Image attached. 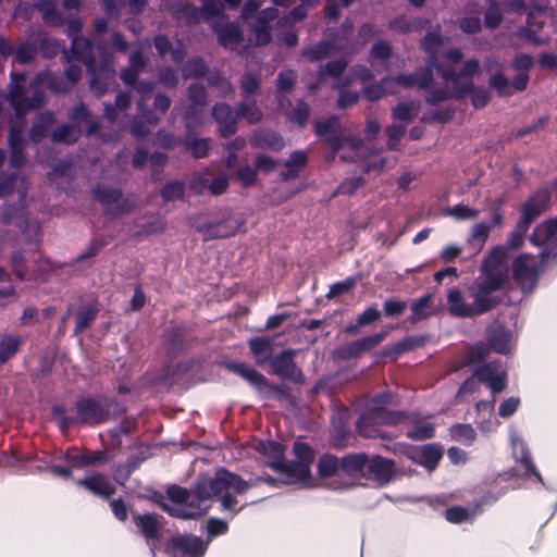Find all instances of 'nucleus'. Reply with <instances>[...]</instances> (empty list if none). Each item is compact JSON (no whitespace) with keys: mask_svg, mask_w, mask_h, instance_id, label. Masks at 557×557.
<instances>
[{"mask_svg":"<svg viewBox=\"0 0 557 557\" xmlns=\"http://www.w3.org/2000/svg\"><path fill=\"white\" fill-rule=\"evenodd\" d=\"M248 488L249 483L237 474L220 469L214 479L198 483L193 492L171 486L168 491L169 503L163 504V508L178 518H194L206 512L211 498L216 496L221 509L230 511L233 517L239 510L238 496L244 495Z\"/></svg>","mask_w":557,"mask_h":557,"instance_id":"obj_1","label":"nucleus"},{"mask_svg":"<svg viewBox=\"0 0 557 557\" xmlns=\"http://www.w3.org/2000/svg\"><path fill=\"white\" fill-rule=\"evenodd\" d=\"M436 51H438V49ZM435 54H437V52H435ZM461 57L462 54L459 50L453 49L444 54L443 61L440 64H435L437 55L432 58V66H435L437 72L441 74L446 85V89L433 92L429 100L434 102L444 100L447 97L448 88L450 87L453 92L458 97H463L470 92L473 106L476 108L483 107L488 99L487 92L483 89H469L471 76L476 72L479 64L475 60H469L463 64L461 71L456 74L455 66L461 60Z\"/></svg>","mask_w":557,"mask_h":557,"instance_id":"obj_2","label":"nucleus"},{"mask_svg":"<svg viewBox=\"0 0 557 557\" xmlns=\"http://www.w3.org/2000/svg\"><path fill=\"white\" fill-rule=\"evenodd\" d=\"M509 284V271L507 268L506 250L495 247L485 258L481 274L469 289L473 298L472 305L475 315L490 310L496 302L493 293L507 287Z\"/></svg>","mask_w":557,"mask_h":557,"instance_id":"obj_3","label":"nucleus"},{"mask_svg":"<svg viewBox=\"0 0 557 557\" xmlns=\"http://www.w3.org/2000/svg\"><path fill=\"white\" fill-rule=\"evenodd\" d=\"M256 449L269 459V466L280 473V482L284 484H302L311 486L310 465L313 461V450L305 443L296 442L294 453L296 461L287 465L284 462V447L273 442H260Z\"/></svg>","mask_w":557,"mask_h":557,"instance_id":"obj_4","label":"nucleus"},{"mask_svg":"<svg viewBox=\"0 0 557 557\" xmlns=\"http://www.w3.org/2000/svg\"><path fill=\"white\" fill-rule=\"evenodd\" d=\"M442 45V38L435 34H429L423 39V48L429 54L428 67L417 76L413 75H399L396 78L386 77L380 85H368L367 81L371 77L368 70L362 69L358 77L363 87L364 96L367 99L373 101L382 98L386 94H395L398 87H413L428 88L431 85V65H433L432 58H434L437 48Z\"/></svg>","mask_w":557,"mask_h":557,"instance_id":"obj_5","label":"nucleus"},{"mask_svg":"<svg viewBox=\"0 0 557 557\" xmlns=\"http://www.w3.org/2000/svg\"><path fill=\"white\" fill-rule=\"evenodd\" d=\"M338 120L332 117L327 121L319 122L315 131L319 136H325L331 144L333 151L339 156L342 160H358L361 162L364 172H381L388 166L385 158L379 157L376 152L364 149L361 140L357 138L333 139L327 137L329 133L336 127Z\"/></svg>","mask_w":557,"mask_h":557,"instance_id":"obj_6","label":"nucleus"},{"mask_svg":"<svg viewBox=\"0 0 557 557\" xmlns=\"http://www.w3.org/2000/svg\"><path fill=\"white\" fill-rule=\"evenodd\" d=\"M507 373L499 363H488L480 368L475 375L466 380L458 391L457 398L466 400L467 396L479 388V383L483 382L491 389L492 394L502 392L506 387Z\"/></svg>","mask_w":557,"mask_h":557,"instance_id":"obj_7","label":"nucleus"},{"mask_svg":"<svg viewBox=\"0 0 557 557\" xmlns=\"http://www.w3.org/2000/svg\"><path fill=\"white\" fill-rule=\"evenodd\" d=\"M240 0H225L230 7H236ZM205 18L218 33L221 45L234 49L242 39V34L233 24L221 26L223 16L220 15L221 4L219 0H202Z\"/></svg>","mask_w":557,"mask_h":557,"instance_id":"obj_8","label":"nucleus"},{"mask_svg":"<svg viewBox=\"0 0 557 557\" xmlns=\"http://www.w3.org/2000/svg\"><path fill=\"white\" fill-rule=\"evenodd\" d=\"M543 258L520 255L512 261V276L523 290H531L537 280Z\"/></svg>","mask_w":557,"mask_h":557,"instance_id":"obj_9","label":"nucleus"},{"mask_svg":"<svg viewBox=\"0 0 557 557\" xmlns=\"http://www.w3.org/2000/svg\"><path fill=\"white\" fill-rule=\"evenodd\" d=\"M531 242L544 249L541 258L557 255V216L539 224L532 233Z\"/></svg>","mask_w":557,"mask_h":557,"instance_id":"obj_10","label":"nucleus"},{"mask_svg":"<svg viewBox=\"0 0 557 557\" xmlns=\"http://www.w3.org/2000/svg\"><path fill=\"white\" fill-rule=\"evenodd\" d=\"M509 442L515 460L520 463L527 474H532L536 481L542 482V475L532 462L529 448L517 430L511 429L509 431Z\"/></svg>","mask_w":557,"mask_h":557,"instance_id":"obj_11","label":"nucleus"},{"mask_svg":"<svg viewBox=\"0 0 557 557\" xmlns=\"http://www.w3.org/2000/svg\"><path fill=\"white\" fill-rule=\"evenodd\" d=\"M368 458L364 455H354L344 458L341 461L339 475L341 481H344L339 486L334 488L346 487L355 484L368 471Z\"/></svg>","mask_w":557,"mask_h":557,"instance_id":"obj_12","label":"nucleus"},{"mask_svg":"<svg viewBox=\"0 0 557 557\" xmlns=\"http://www.w3.org/2000/svg\"><path fill=\"white\" fill-rule=\"evenodd\" d=\"M400 414L391 413L383 409L367 412L360 418L357 424L358 432L366 437H374L379 434L372 424H393L400 420Z\"/></svg>","mask_w":557,"mask_h":557,"instance_id":"obj_13","label":"nucleus"},{"mask_svg":"<svg viewBox=\"0 0 557 557\" xmlns=\"http://www.w3.org/2000/svg\"><path fill=\"white\" fill-rule=\"evenodd\" d=\"M403 453L412 461L433 470L442 458V448L435 444L401 447Z\"/></svg>","mask_w":557,"mask_h":557,"instance_id":"obj_14","label":"nucleus"},{"mask_svg":"<svg viewBox=\"0 0 557 557\" xmlns=\"http://www.w3.org/2000/svg\"><path fill=\"white\" fill-rule=\"evenodd\" d=\"M173 557H203L206 545L202 540L191 535H181L172 540Z\"/></svg>","mask_w":557,"mask_h":557,"instance_id":"obj_15","label":"nucleus"},{"mask_svg":"<svg viewBox=\"0 0 557 557\" xmlns=\"http://www.w3.org/2000/svg\"><path fill=\"white\" fill-rule=\"evenodd\" d=\"M188 186L195 194H205L209 190L212 195H220L226 190L228 180L224 175L211 177L210 174L206 173L194 176Z\"/></svg>","mask_w":557,"mask_h":557,"instance_id":"obj_16","label":"nucleus"},{"mask_svg":"<svg viewBox=\"0 0 557 557\" xmlns=\"http://www.w3.org/2000/svg\"><path fill=\"white\" fill-rule=\"evenodd\" d=\"M294 351L287 350L270 360L271 368L275 374L284 379H290L295 382L301 380V373L293 361Z\"/></svg>","mask_w":557,"mask_h":557,"instance_id":"obj_17","label":"nucleus"},{"mask_svg":"<svg viewBox=\"0 0 557 557\" xmlns=\"http://www.w3.org/2000/svg\"><path fill=\"white\" fill-rule=\"evenodd\" d=\"M475 423L484 434H490L497 430L499 421L494 414V404L492 401H480L476 404Z\"/></svg>","mask_w":557,"mask_h":557,"instance_id":"obj_18","label":"nucleus"},{"mask_svg":"<svg viewBox=\"0 0 557 557\" xmlns=\"http://www.w3.org/2000/svg\"><path fill=\"white\" fill-rule=\"evenodd\" d=\"M549 197L546 191L539 193L531 197L521 209L520 221H524L528 225L548 208Z\"/></svg>","mask_w":557,"mask_h":557,"instance_id":"obj_19","label":"nucleus"},{"mask_svg":"<svg viewBox=\"0 0 557 557\" xmlns=\"http://www.w3.org/2000/svg\"><path fill=\"white\" fill-rule=\"evenodd\" d=\"M448 312L454 317L468 318L475 315L472 302H467L459 289L453 288L447 294Z\"/></svg>","mask_w":557,"mask_h":557,"instance_id":"obj_20","label":"nucleus"},{"mask_svg":"<svg viewBox=\"0 0 557 557\" xmlns=\"http://www.w3.org/2000/svg\"><path fill=\"white\" fill-rule=\"evenodd\" d=\"M240 226L242 222L238 219L228 216L221 222L209 224L203 231L207 237L223 238L234 235Z\"/></svg>","mask_w":557,"mask_h":557,"instance_id":"obj_21","label":"nucleus"},{"mask_svg":"<svg viewBox=\"0 0 557 557\" xmlns=\"http://www.w3.org/2000/svg\"><path fill=\"white\" fill-rule=\"evenodd\" d=\"M213 115L223 136L227 137L235 133L237 114H234L228 106L216 104L213 109Z\"/></svg>","mask_w":557,"mask_h":557,"instance_id":"obj_22","label":"nucleus"},{"mask_svg":"<svg viewBox=\"0 0 557 557\" xmlns=\"http://www.w3.org/2000/svg\"><path fill=\"white\" fill-rule=\"evenodd\" d=\"M368 473L373 474L380 482H388L394 474V463L387 459L375 456L367 460Z\"/></svg>","mask_w":557,"mask_h":557,"instance_id":"obj_23","label":"nucleus"},{"mask_svg":"<svg viewBox=\"0 0 557 557\" xmlns=\"http://www.w3.org/2000/svg\"><path fill=\"white\" fill-rule=\"evenodd\" d=\"M490 343L494 350L499 354H507L515 346L511 332L502 326H496L491 331Z\"/></svg>","mask_w":557,"mask_h":557,"instance_id":"obj_24","label":"nucleus"},{"mask_svg":"<svg viewBox=\"0 0 557 557\" xmlns=\"http://www.w3.org/2000/svg\"><path fill=\"white\" fill-rule=\"evenodd\" d=\"M396 58L392 55L389 46L385 42H377L371 51V65L375 71L389 70V65Z\"/></svg>","mask_w":557,"mask_h":557,"instance_id":"obj_25","label":"nucleus"},{"mask_svg":"<svg viewBox=\"0 0 557 557\" xmlns=\"http://www.w3.org/2000/svg\"><path fill=\"white\" fill-rule=\"evenodd\" d=\"M275 16L276 10L272 8L265 9L259 14L256 23L252 25L257 45H265L270 40L268 21L273 20Z\"/></svg>","mask_w":557,"mask_h":557,"instance_id":"obj_26","label":"nucleus"},{"mask_svg":"<svg viewBox=\"0 0 557 557\" xmlns=\"http://www.w3.org/2000/svg\"><path fill=\"white\" fill-rule=\"evenodd\" d=\"M226 368L240 375L249 384L258 389H262L263 386H265V379L255 369L245 363H228Z\"/></svg>","mask_w":557,"mask_h":557,"instance_id":"obj_27","label":"nucleus"},{"mask_svg":"<svg viewBox=\"0 0 557 557\" xmlns=\"http://www.w3.org/2000/svg\"><path fill=\"white\" fill-rule=\"evenodd\" d=\"M420 110L418 101H404L398 103L393 110V117L401 123H409Z\"/></svg>","mask_w":557,"mask_h":557,"instance_id":"obj_28","label":"nucleus"},{"mask_svg":"<svg viewBox=\"0 0 557 557\" xmlns=\"http://www.w3.org/2000/svg\"><path fill=\"white\" fill-rule=\"evenodd\" d=\"M81 484L90 491L91 493L99 496H109L114 492L112 487L102 476L94 475L81 481Z\"/></svg>","mask_w":557,"mask_h":557,"instance_id":"obj_29","label":"nucleus"},{"mask_svg":"<svg viewBox=\"0 0 557 557\" xmlns=\"http://www.w3.org/2000/svg\"><path fill=\"white\" fill-rule=\"evenodd\" d=\"M339 469L341 462L333 456H323L319 460L318 471L323 479L336 478V480H341Z\"/></svg>","mask_w":557,"mask_h":557,"instance_id":"obj_30","label":"nucleus"},{"mask_svg":"<svg viewBox=\"0 0 557 557\" xmlns=\"http://www.w3.org/2000/svg\"><path fill=\"white\" fill-rule=\"evenodd\" d=\"M406 434L416 441L426 440L433 436L434 425L428 419L413 421V426L408 429Z\"/></svg>","mask_w":557,"mask_h":557,"instance_id":"obj_31","label":"nucleus"},{"mask_svg":"<svg viewBox=\"0 0 557 557\" xmlns=\"http://www.w3.org/2000/svg\"><path fill=\"white\" fill-rule=\"evenodd\" d=\"M529 228V225L524 221H518L515 230L509 235L506 245L500 246L506 250V256L508 257V250L518 249L522 246L524 240V235Z\"/></svg>","mask_w":557,"mask_h":557,"instance_id":"obj_32","label":"nucleus"},{"mask_svg":"<svg viewBox=\"0 0 557 557\" xmlns=\"http://www.w3.org/2000/svg\"><path fill=\"white\" fill-rule=\"evenodd\" d=\"M383 337H384L383 334H373L371 336H368V337H364L362 339L351 343L347 347V356L350 357V356L357 355L361 351L368 350V349L379 345L382 342Z\"/></svg>","mask_w":557,"mask_h":557,"instance_id":"obj_33","label":"nucleus"},{"mask_svg":"<svg viewBox=\"0 0 557 557\" xmlns=\"http://www.w3.org/2000/svg\"><path fill=\"white\" fill-rule=\"evenodd\" d=\"M256 144L261 148H269L273 151H280L284 147L281 136L272 132H262L255 136Z\"/></svg>","mask_w":557,"mask_h":557,"instance_id":"obj_34","label":"nucleus"},{"mask_svg":"<svg viewBox=\"0 0 557 557\" xmlns=\"http://www.w3.org/2000/svg\"><path fill=\"white\" fill-rule=\"evenodd\" d=\"M250 349L259 364L265 363L271 355V342L265 338L250 341Z\"/></svg>","mask_w":557,"mask_h":557,"instance_id":"obj_35","label":"nucleus"},{"mask_svg":"<svg viewBox=\"0 0 557 557\" xmlns=\"http://www.w3.org/2000/svg\"><path fill=\"white\" fill-rule=\"evenodd\" d=\"M449 434L453 440L462 444H471L474 441L475 432L470 424H456L449 429Z\"/></svg>","mask_w":557,"mask_h":557,"instance_id":"obj_36","label":"nucleus"},{"mask_svg":"<svg viewBox=\"0 0 557 557\" xmlns=\"http://www.w3.org/2000/svg\"><path fill=\"white\" fill-rule=\"evenodd\" d=\"M478 213L479 212L475 209L463 205H456L445 211L446 215L451 216L457 221L473 220L478 216Z\"/></svg>","mask_w":557,"mask_h":557,"instance_id":"obj_37","label":"nucleus"},{"mask_svg":"<svg viewBox=\"0 0 557 557\" xmlns=\"http://www.w3.org/2000/svg\"><path fill=\"white\" fill-rule=\"evenodd\" d=\"M20 341L12 336L3 337L0 342V363L9 360L16 351Z\"/></svg>","mask_w":557,"mask_h":557,"instance_id":"obj_38","label":"nucleus"},{"mask_svg":"<svg viewBox=\"0 0 557 557\" xmlns=\"http://www.w3.org/2000/svg\"><path fill=\"white\" fill-rule=\"evenodd\" d=\"M544 9H546V2L544 0H541L539 3H534L533 11L529 13L528 16V33L533 34L535 33V28H541V23L536 22V24L533 22L535 20V12H541ZM530 40H532L535 44H541L542 40L536 38L534 35L529 36Z\"/></svg>","mask_w":557,"mask_h":557,"instance_id":"obj_39","label":"nucleus"},{"mask_svg":"<svg viewBox=\"0 0 557 557\" xmlns=\"http://www.w3.org/2000/svg\"><path fill=\"white\" fill-rule=\"evenodd\" d=\"M238 114L244 116L249 123H256L260 120L261 113L255 101L246 99L239 107Z\"/></svg>","mask_w":557,"mask_h":557,"instance_id":"obj_40","label":"nucleus"},{"mask_svg":"<svg viewBox=\"0 0 557 557\" xmlns=\"http://www.w3.org/2000/svg\"><path fill=\"white\" fill-rule=\"evenodd\" d=\"M431 296L426 295L412 305V315L416 320L424 319L432 314L433 310L430 306Z\"/></svg>","mask_w":557,"mask_h":557,"instance_id":"obj_41","label":"nucleus"},{"mask_svg":"<svg viewBox=\"0 0 557 557\" xmlns=\"http://www.w3.org/2000/svg\"><path fill=\"white\" fill-rule=\"evenodd\" d=\"M491 231V226L484 222L476 223L472 226L470 238L471 243L479 244V247H482L485 240L488 237Z\"/></svg>","mask_w":557,"mask_h":557,"instance_id":"obj_42","label":"nucleus"},{"mask_svg":"<svg viewBox=\"0 0 557 557\" xmlns=\"http://www.w3.org/2000/svg\"><path fill=\"white\" fill-rule=\"evenodd\" d=\"M160 528V522L154 516H141V532L149 539H153Z\"/></svg>","mask_w":557,"mask_h":557,"instance_id":"obj_43","label":"nucleus"},{"mask_svg":"<svg viewBox=\"0 0 557 557\" xmlns=\"http://www.w3.org/2000/svg\"><path fill=\"white\" fill-rule=\"evenodd\" d=\"M520 406V398L519 397H508L505 400H503L498 407V414L502 418H509L511 417Z\"/></svg>","mask_w":557,"mask_h":557,"instance_id":"obj_44","label":"nucleus"},{"mask_svg":"<svg viewBox=\"0 0 557 557\" xmlns=\"http://www.w3.org/2000/svg\"><path fill=\"white\" fill-rule=\"evenodd\" d=\"M184 195V185L180 182H170L162 189V196L168 200H176Z\"/></svg>","mask_w":557,"mask_h":557,"instance_id":"obj_45","label":"nucleus"},{"mask_svg":"<svg viewBox=\"0 0 557 557\" xmlns=\"http://www.w3.org/2000/svg\"><path fill=\"white\" fill-rule=\"evenodd\" d=\"M405 132L406 127L401 124H393L387 127L388 147L392 150L397 149V141L404 136Z\"/></svg>","mask_w":557,"mask_h":557,"instance_id":"obj_46","label":"nucleus"},{"mask_svg":"<svg viewBox=\"0 0 557 557\" xmlns=\"http://www.w3.org/2000/svg\"><path fill=\"white\" fill-rule=\"evenodd\" d=\"M470 516V511L462 507H453L446 510V519L453 523L467 521Z\"/></svg>","mask_w":557,"mask_h":557,"instance_id":"obj_47","label":"nucleus"},{"mask_svg":"<svg viewBox=\"0 0 557 557\" xmlns=\"http://www.w3.org/2000/svg\"><path fill=\"white\" fill-rule=\"evenodd\" d=\"M189 98L193 101V112L197 111V107H201L205 103L206 94L202 86L194 84L189 87Z\"/></svg>","mask_w":557,"mask_h":557,"instance_id":"obj_48","label":"nucleus"},{"mask_svg":"<svg viewBox=\"0 0 557 557\" xmlns=\"http://www.w3.org/2000/svg\"><path fill=\"white\" fill-rule=\"evenodd\" d=\"M307 162V157L301 151H295L290 154L289 160L286 163V166L289 169V172H294L299 168L304 166ZM292 173L284 174L286 178L290 176Z\"/></svg>","mask_w":557,"mask_h":557,"instance_id":"obj_49","label":"nucleus"},{"mask_svg":"<svg viewBox=\"0 0 557 557\" xmlns=\"http://www.w3.org/2000/svg\"><path fill=\"white\" fill-rule=\"evenodd\" d=\"M187 147L196 158L207 156L209 150V144L206 139H194L187 144Z\"/></svg>","mask_w":557,"mask_h":557,"instance_id":"obj_50","label":"nucleus"},{"mask_svg":"<svg viewBox=\"0 0 557 557\" xmlns=\"http://www.w3.org/2000/svg\"><path fill=\"white\" fill-rule=\"evenodd\" d=\"M309 115V107L304 102H299L297 107L289 113V119L304 125Z\"/></svg>","mask_w":557,"mask_h":557,"instance_id":"obj_51","label":"nucleus"},{"mask_svg":"<svg viewBox=\"0 0 557 557\" xmlns=\"http://www.w3.org/2000/svg\"><path fill=\"white\" fill-rule=\"evenodd\" d=\"M206 72V65L202 60L195 59L187 63L184 69V75L187 77L200 76Z\"/></svg>","mask_w":557,"mask_h":557,"instance_id":"obj_52","label":"nucleus"},{"mask_svg":"<svg viewBox=\"0 0 557 557\" xmlns=\"http://www.w3.org/2000/svg\"><path fill=\"white\" fill-rule=\"evenodd\" d=\"M226 530H227L226 522H224L220 519L211 518L207 523V531H208L209 537H213V536L223 534L226 532Z\"/></svg>","mask_w":557,"mask_h":557,"instance_id":"obj_53","label":"nucleus"},{"mask_svg":"<svg viewBox=\"0 0 557 557\" xmlns=\"http://www.w3.org/2000/svg\"><path fill=\"white\" fill-rule=\"evenodd\" d=\"M490 83L500 95H507L510 90L509 82L502 74L491 76Z\"/></svg>","mask_w":557,"mask_h":557,"instance_id":"obj_54","label":"nucleus"},{"mask_svg":"<svg viewBox=\"0 0 557 557\" xmlns=\"http://www.w3.org/2000/svg\"><path fill=\"white\" fill-rule=\"evenodd\" d=\"M331 46L329 42H322L318 45L315 48L307 51V55L310 60H319L321 58H324L331 53Z\"/></svg>","mask_w":557,"mask_h":557,"instance_id":"obj_55","label":"nucleus"},{"mask_svg":"<svg viewBox=\"0 0 557 557\" xmlns=\"http://www.w3.org/2000/svg\"><path fill=\"white\" fill-rule=\"evenodd\" d=\"M358 100V92L350 90H342L338 97V107L347 108Z\"/></svg>","mask_w":557,"mask_h":557,"instance_id":"obj_56","label":"nucleus"},{"mask_svg":"<svg viewBox=\"0 0 557 557\" xmlns=\"http://www.w3.org/2000/svg\"><path fill=\"white\" fill-rule=\"evenodd\" d=\"M406 308V302L396 301V300H387L384 304V311L387 315H398Z\"/></svg>","mask_w":557,"mask_h":557,"instance_id":"obj_57","label":"nucleus"},{"mask_svg":"<svg viewBox=\"0 0 557 557\" xmlns=\"http://www.w3.org/2000/svg\"><path fill=\"white\" fill-rule=\"evenodd\" d=\"M346 66V63L344 61H336L333 63H329L326 65V69L321 71L320 76L322 79L325 78L326 75L330 76H337Z\"/></svg>","mask_w":557,"mask_h":557,"instance_id":"obj_58","label":"nucleus"},{"mask_svg":"<svg viewBox=\"0 0 557 557\" xmlns=\"http://www.w3.org/2000/svg\"><path fill=\"white\" fill-rule=\"evenodd\" d=\"M295 82V75L292 71L282 72L278 76V89L285 91L292 88Z\"/></svg>","mask_w":557,"mask_h":557,"instance_id":"obj_59","label":"nucleus"},{"mask_svg":"<svg viewBox=\"0 0 557 557\" xmlns=\"http://www.w3.org/2000/svg\"><path fill=\"white\" fill-rule=\"evenodd\" d=\"M502 15L497 7H491L485 14V23L488 27L495 28L500 23Z\"/></svg>","mask_w":557,"mask_h":557,"instance_id":"obj_60","label":"nucleus"},{"mask_svg":"<svg viewBox=\"0 0 557 557\" xmlns=\"http://www.w3.org/2000/svg\"><path fill=\"white\" fill-rule=\"evenodd\" d=\"M380 317V312L374 308H369L364 310L358 318V324L361 325H368L375 320H377Z\"/></svg>","mask_w":557,"mask_h":557,"instance_id":"obj_61","label":"nucleus"},{"mask_svg":"<svg viewBox=\"0 0 557 557\" xmlns=\"http://www.w3.org/2000/svg\"><path fill=\"white\" fill-rule=\"evenodd\" d=\"M460 27L465 33H468V34L476 33L481 27L480 20H479V17L463 18L460 23Z\"/></svg>","mask_w":557,"mask_h":557,"instance_id":"obj_62","label":"nucleus"},{"mask_svg":"<svg viewBox=\"0 0 557 557\" xmlns=\"http://www.w3.org/2000/svg\"><path fill=\"white\" fill-rule=\"evenodd\" d=\"M461 253V248L456 245L445 246L441 251V259L445 262L451 261Z\"/></svg>","mask_w":557,"mask_h":557,"instance_id":"obj_63","label":"nucleus"},{"mask_svg":"<svg viewBox=\"0 0 557 557\" xmlns=\"http://www.w3.org/2000/svg\"><path fill=\"white\" fill-rule=\"evenodd\" d=\"M237 178L244 184V185H251L255 183L256 180V172L249 168L245 166L242 168L237 173Z\"/></svg>","mask_w":557,"mask_h":557,"instance_id":"obj_64","label":"nucleus"}]
</instances>
